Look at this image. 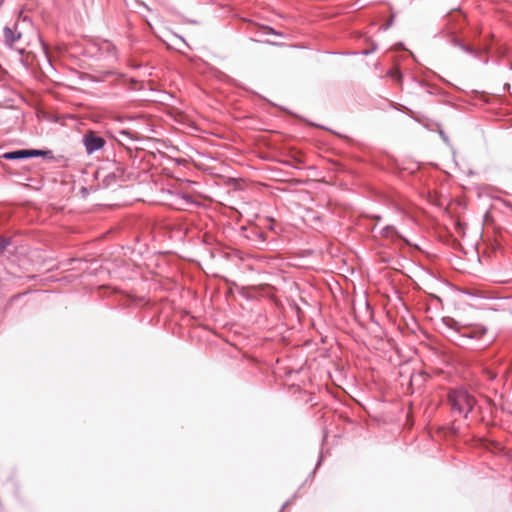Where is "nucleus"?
Instances as JSON below:
<instances>
[{
  "label": "nucleus",
  "mask_w": 512,
  "mask_h": 512,
  "mask_svg": "<svg viewBox=\"0 0 512 512\" xmlns=\"http://www.w3.org/2000/svg\"><path fill=\"white\" fill-rule=\"evenodd\" d=\"M83 143L85 145L86 151L88 154H91L95 151L102 149L105 145V140L96 135L94 132L89 131L83 137Z\"/></svg>",
  "instance_id": "f03ea898"
},
{
  "label": "nucleus",
  "mask_w": 512,
  "mask_h": 512,
  "mask_svg": "<svg viewBox=\"0 0 512 512\" xmlns=\"http://www.w3.org/2000/svg\"><path fill=\"white\" fill-rule=\"evenodd\" d=\"M47 153L48 152L42 150H17L4 153L2 157L7 160H16L28 157L43 156Z\"/></svg>",
  "instance_id": "7ed1b4c3"
},
{
  "label": "nucleus",
  "mask_w": 512,
  "mask_h": 512,
  "mask_svg": "<svg viewBox=\"0 0 512 512\" xmlns=\"http://www.w3.org/2000/svg\"><path fill=\"white\" fill-rule=\"evenodd\" d=\"M379 234H380L381 237H383L385 239H388V240H391L392 242H395L396 240H400L401 239V237L398 235L396 230L393 227H391V226H387V227L382 228L379 231Z\"/></svg>",
  "instance_id": "20e7f679"
},
{
  "label": "nucleus",
  "mask_w": 512,
  "mask_h": 512,
  "mask_svg": "<svg viewBox=\"0 0 512 512\" xmlns=\"http://www.w3.org/2000/svg\"><path fill=\"white\" fill-rule=\"evenodd\" d=\"M448 399L452 408L465 416L473 409L476 403L475 398L464 390L452 391Z\"/></svg>",
  "instance_id": "f257e3e1"
},
{
  "label": "nucleus",
  "mask_w": 512,
  "mask_h": 512,
  "mask_svg": "<svg viewBox=\"0 0 512 512\" xmlns=\"http://www.w3.org/2000/svg\"><path fill=\"white\" fill-rule=\"evenodd\" d=\"M7 245L8 242L6 241V239L0 237V252H2Z\"/></svg>",
  "instance_id": "0eeeda50"
},
{
  "label": "nucleus",
  "mask_w": 512,
  "mask_h": 512,
  "mask_svg": "<svg viewBox=\"0 0 512 512\" xmlns=\"http://www.w3.org/2000/svg\"><path fill=\"white\" fill-rule=\"evenodd\" d=\"M486 334V329L483 327H474L471 329H468L467 332L464 333L465 336H468L470 338H477L480 339Z\"/></svg>",
  "instance_id": "423d86ee"
},
{
  "label": "nucleus",
  "mask_w": 512,
  "mask_h": 512,
  "mask_svg": "<svg viewBox=\"0 0 512 512\" xmlns=\"http://www.w3.org/2000/svg\"><path fill=\"white\" fill-rule=\"evenodd\" d=\"M3 37L5 42L9 46H13V44L16 42V40L20 37V34H17L9 27H5L3 30Z\"/></svg>",
  "instance_id": "39448f33"
}]
</instances>
